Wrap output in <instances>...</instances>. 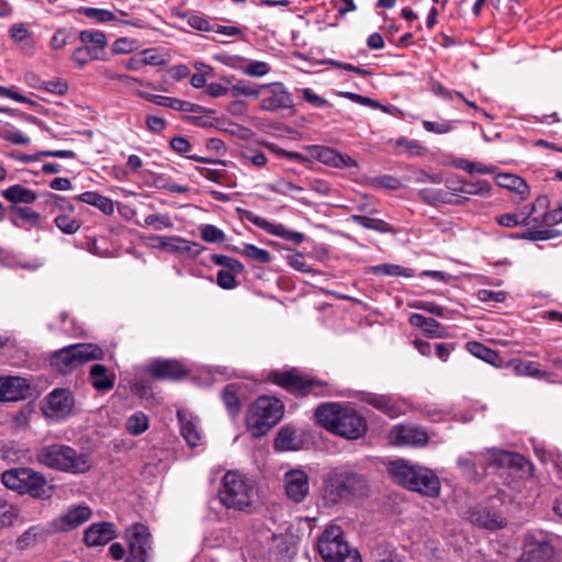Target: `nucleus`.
Returning <instances> with one entry per match:
<instances>
[{
    "instance_id": "1",
    "label": "nucleus",
    "mask_w": 562,
    "mask_h": 562,
    "mask_svg": "<svg viewBox=\"0 0 562 562\" xmlns=\"http://www.w3.org/2000/svg\"><path fill=\"white\" fill-rule=\"evenodd\" d=\"M314 417L327 431L349 440L359 439L368 431L364 416L347 404L322 403L315 408Z\"/></svg>"
},
{
    "instance_id": "2",
    "label": "nucleus",
    "mask_w": 562,
    "mask_h": 562,
    "mask_svg": "<svg viewBox=\"0 0 562 562\" xmlns=\"http://www.w3.org/2000/svg\"><path fill=\"white\" fill-rule=\"evenodd\" d=\"M370 485L366 475L344 468H334L323 475L322 496L326 505L342 501L364 498Z\"/></svg>"
},
{
    "instance_id": "3",
    "label": "nucleus",
    "mask_w": 562,
    "mask_h": 562,
    "mask_svg": "<svg viewBox=\"0 0 562 562\" xmlns=\"http://www.w3.org/2000/svg\"><path fill=\"white\" fill-rule=\"evenodd\" d=\"M255 482L238 471H228L222 479L218 497L228 509L252 513L256 508Z\"/></svg>"
},
{
    "instance_id": "4",
    "label": "nucleus",
    "mask_w": 562,
    "mask_h": 562,
    "mask_svg": "<svg viewBox=\"0 0 562 562\" xmlns=\"http://www.w3.org/2000/svg\"><path fill=\"white\" fill-rule=\"evenodd\" d=\"M36 458L41 464L67 473H85L91 468V459L87 453H78L66 445L42 447Z\"/></svg>"
},
{
    "instance_id": "5",
    "label": "nucleus",
    "mask_w": 562,
    "mask_h": 562,
    "mask_svg": "<svg viewBox=\"0 0 562 562\" xmlns=\"http://www.w3.org/2000/svg\"><path fill=\"white\" fill-rule=\"evenodd\" d=\"M283 412L284 406L277 397H258L247 411V431L256 438L265 436L281 420Z\"/></svg>"
},
{
    "instance_id": "6",
    "label": "nucleus",
    "mask_w": 562,
    "mask_h": 562,
    "mask_svg": "<svg viewBox=\"0 0 562 562\" xmlns=\"http://www.w3.org/2000/svg\"><path fill=\"white\" fill-rule=\"evenodd\" d=\"M268 380L295 396L306 397L314 395L316 397H325L331 395L328 382L310 375H301L294 370L271 371Z\"/></svg>"
},
{
    "instance_id": "7",
    "label": "nucleus",
    "mask_w": 562,
    "mask_h": 562,
    "mask_svg": "<svg viewBox=\"0 0 562 562\" xmlns=\"http://www.w3.org/2000/svg\"><path fill=\"white\" fill-rule=\"evenodd\" d=\"M3 485L19 494H27L34 498H49L52 486L46 477L30 468H14L7 470L1 475Z\"/></svg>"
},
{
    "instance_id": "8",
    "label": "nucleus",
    "mask_w": 562,
    "mask_h": 562,
    "mask_svg": "<svg viewBox=\"0 0 562 562\" xmlns=\"http://www.w3.org/2000/svg\"><path fill=\"white\" fill-rule=\"evenodd\" d=\"M104 350L94 344H74L53 352L50 366L61 374H67L83 363L102 360Z\"/></svg>"
},
{
    "instance_id": "9",
    "label": "nucleus",
    "mask_w": 562,
    "mask_h": 562,
    "mask_svg": "<svg viewBox=\"0 0 562 562\" xmlns=\"http://www.w3.org/2000/svg\"><path fill=\"white\" fill-rule=\"evenodd\" d=\"M317 549L325 562H362L358 550L350 548L339 526H328L319 536Z\"/></svg>"
},
{
    "instance_id": "10",
    "label": "nucleus",
    "mask_w": 562,
    "mask_h": 562,
    "mask_svg": "<svg viewBox=\"0 0 562 562\" xmlns=\"http://www.w3.org/2000/svg\"><path fill=\"white\" fill-rule=\"evenodd\" d=\"M519 562H557L555 550L548 535L541 530L526 533Z\"/></svg>"
},
{
    "instance_id": "11",
    "label": "nucleus",
    "mask_w": 562,
    "mask_h": 562,
    "mask_svg": "<svg viewBox=\"0 0 562 562\" xmlns=\"http://www.w3.org/2000/svg\"><path fill=\"white\" fill-rule=\"evenodd\" d=\"M468 519L472 525L495 531L506 526V519L502 513V502L492 497L487 502L472 507L468 513Z\"/></svg>"
},
{
    "instance_id": "12",
    "label": "nucleus",
    "mask_w": 562,
    "mask_h": 562,
    "mask_svg": "<svg viewBox=\"0 0 562 562\" xmlns=\"http://www.w3.org/2000/svg\"><path fill=\"white\" fill-rule=\"evenodd\" d=\"M128 554L126 562H148L151 552V535L147 526L135 524L126 530Z\"/></svg>"
},
{
    "instance_id": "13",
    "label": "nucleus",
    "mask_w": 562,
    "mask_h": 562,
    "mask_svg": "<svg viewBox=\"0 0 562 562\" xmlns=\"http://www.w3.org/2000/svg\"><path fill=\"white\" fill-rule=\"evenodd\" d=\"M261 90L267 91V95L261 99L260 109L268 112L288 110L295 112L292 94L282 82H271L260 86Z\"/></svg>"
},
{
    "instance_id": "14",
    "label": "nucleus",
    "mask_w": 562,
    "mask_h": 562,
    "mask_svg": "<svg viewBox=\"0 0 562 562\" xmlns=\"http://www.w3.org/2000/svg\"><path fill=\"white\" fill-rule=\"evenodd\" d=\"M72 393L67 389H55L45 397L43 412L50 418H65L74 408Z\"/></svg>"
},
{
    "instance_id": "15",
    "label": "nucleus",
    "mask_w": 562,
    "mask_h": 562,
    "mask_svg": "<svg viewBox=\"0 0 562 562\" xmlns=\"http://www.w3.org/2000/svg\"><path fill=\"white\" fill-rule=\"evenodd\" d=\"M390 440L396 446L424 447L429 437L427 431L415 425H396L390 431Z\"/></svg>"
},
{
    "instance_id": "16",
    "label": "nucleus",
    "mask_w": 562,
    "mask_h": 562,
    "mask_svg": "<svg viewBox=\"0 0 562 562\" xmlns=\"http://www.w3.org/2000/svg\"><path fill=\"white\" fill-rule=\"evenodd\" d=\"M286 496L294 503L304 502L310 492V477L301 469L286 471L283 476Z\"/></svg>"
},
{
    "instance_id": "17",
    "label": "nucleus",
    "mask_w": 562,
    "mask_h": 562,
    "mask_svg": "<svg viewBox=\"0 0 562 562\" xmlns=\"http://www.w3.org/2000/svg\"><path fill=\"white\" fill-rule=\"evenodd\" d=\"M244 217L265 232L281 237L284 240L292 243L293 245H301L305 240V235L303 233L288 229L282 224L270 223L266 218L252 213L251 211H245Z\"/></svg>"
},
{
    "instance_id": "18",
    "label": "nucleus",
    "mask_w": 562,
    "mask_h": 562,
    "mask_svg": "<svg viewBox=\"0 0 562 562\" xmlns=\"http://www.w3.org/2000/svg\"><path fill=\"white\" fill-rule=\"evenodd\" d=\"M91 515L92 510L89 506H70L65 514L53 520L52 528L56 532H67L88 521Z\"/></svg>"
},
{
    "instance_id": "19",
    "label": "nucleus",
    "mask_w": 562,
    "mask_h": 562,
    "mask_svg": "<svg viewBox=\"0 0 562 562\" xmlns=\"http://www.w3.org/2000/svg\"><path fill=\"white\" fill-rule=\"evenodd\" d=\"M145 372L156 380H181L188 370L178 360L157 359L146 368Z\"/></svg>"
},
{
    "instance_id": "20",
    "label": "nucleus",
    "mask_w": 562,
    "mask_h": 562,
    "mask_svg": "<svg viewBox=\"0 0 562 562\" xmlns=\"http://www.w3.org/2000/svg\"><path fill=\"white\" fill-rule=\"evenodd\" d=\"M412 477L411 491H415L425 496L435 497L439 495L440 482L432 471L416 465V475Z\"/></svg>"
},
{
    "instance_id": "21",
    "label": "nucleus",
    "mask_w": 562,
    "mask_h": 562,
    "mask_svg": "<svg viewBox=\"0 0 562 562\" xmlns=\"http://www.w3.org/2000/svg\"><path fill=\"white\" fill-rule=\"evenodd\" d=\"M30 386L25 379L20 376L0 378V401L16 402L27 396Z\"/></svg>"
},
{
    "instance_id": "22",
    "label": "nucleus",
    "mask_w": 562,
    "mask_h": 562,
    "mask_svg": "<svg viewBox=\"0 0 562 562\" xmlns=\"http://www.w3.org/2000/svg\"><path fill=\"white\" fill-rule=\"evenodd\" d=\"M177 418L183 439L191 447H196L202 441L201 429L196 416L187 409H178Z\"/></svg>"
},
{
    "instance_id": "23",
    "label": "nucleus",
    "mask_w": 562,
    "mask_h": 562,
    "mask_svg": "<svg viewBox=\"0 0 562 562\" xmlns=\"http://www.w3.org/2000/svg\"><path fill=\"white\" fill-rule=\"evenodd\" d=\"M139 95L149 102H153L159 106L169 108L181 112H193V113H205L207 110L202 105L194 104L188 101H183L177 98L151 94L147 92H139Z\"/></svg>"
},
{
    "instance_id": "24",
    "label": "nucleus",
    "mask_w": 562,
    "mask_h": 562,
    "mask_svg": "<svg viewBox=\"0 0 562 562\" xmlns=\"http://www.w3.org/2000/svg\"><path fill=\"white\" fill-rule=\"evenodd\" d=\"M116 537L114 525L112 522L92 524L83 536L85 543L88 547L105 546Z\"/></svg>"
},
{
    "instance_id": "25",
    "label": "nucleus",
    "mask_w": 562,
    "mask_h": 562,
    "mask_svg": "<svg viewBox=\"0 0 562 562\" xmlns=\"http://www.w3.org/2000/svg\"><path fill=\"white\" fill-rule=\"evenodd\" d=\"M316 158L330 167L334 168H353L358 167L357 161L349 155L341 154L330 147H316Z\"/></svg>"
},
{
    "instance_id": "26",
    "label": "nucleus",
    "mask_w": 562,
    "mask_h": 562,
    "mask_svg": "<svg viewBox=\"0 0 562 562\" xmlns=\"http://www.w3.org/2000/svg\"><path fill=\"white\" fill-rule=\"evenodd\" d=\"M89 380L94 390L106 392L114 387L116 375L105 366L95 363L89 370Z\"/></svg>"
},
{
    "instance_id": "27",
    "label": "nucleus",
    "mask_w": 562,
    "mask_h": 562,
    "mask_svg": "<svg viewBox=\"0 0 562 562\" xmlns=\"http://www.w3.org/2000/svg\"><path fill=\"white\" fill-rule=\"evenodd\" d=\"M362 401L391 418L402 414V408L391 396L375 393H364Z\"/></svg>"
},
{
    "instance_id": "28",
    "label": "nucleus",
    "mask_w": 562,
    "mask_h": 562,
    "mask_svg": "<svg viewBox=\"0 0 562 562\" xmlns=\"http://www.w3.org/2000/svg\"><path fill=\"white\" fill-rule=\"evenodd\" d=\"M390 476L393 479L394 482L397 484L411 488L412 485V477H415L416 475V465L411 464L409 462L398 459L395 461L390 462L387 468Z\"/></svg>"
},
{
    "instance_id": "29",
    "label": "nucleus",
    "mask_w": 562,
    "mask_h": 562,
    "mask_svg": "<svg viewBox=\"0 0 562 562\" xmlns=\"http://www.w3.org/2000/svg\"><path fill=\"white\" fill-rule=\"evenodd\" d=\"M495 181L497 186L519 194L521 200L527 199L530 194V189L527 182L516 175L498 173L495 177Z\"/></svg>"
},
{
    "instance_id": "30",
    "label": "nucleus",
    "mask_w": 562,
    "mask_h": 562,
    "mask_svg": "<svg viewBox=\"0 0 562 562\" xmlns=\"http://www.w3.org/2000/svg\"><path fill=\"white\" fill-rule=\"evenodd\" d=\"M506 367L512 368L516 375H526L536 379H547L550 375L547 371L539 369L538 363L533 361L513 359L506 363Z\"/></svg>"
},
{
    "instance_id": "31",
    "label": "nucleus",
    "mask_w": 562,
    "mask_h": 562,
    "mask_svg": "<svg viewBox=\"0 0 562 562\" xmlns=\"http://www.w3.org/2000/svg\"><path fill=\"white\" fill-rule=\"evenodd\" d=\"M79 40L98 56H101L108 45L105 34L99 30H83L79 33Z\"/></svg>"
},
{
    "instance_id": "32",
    "label": "nucleus",
    "mask_w": 562,
    "mask_h": 562,
    "mask_svg": "<svg viewBox=\"0 0 562 562\" xmlns=\"http://www.w3.org/2000/svg\"><path fill=\"white\" fill-rule=\"evenodd\" d=\"M467 350L473 355L474 357L494 366V367H502L503 361L499 357V353L482 342L479 341H469L467 344Z\"/></svg>"
},
{
    "instance_id": "33",
    "label": "nucleus",
    "mask_w": 562,
    "mask_h": 562,
    "mask_svg": "<svg viewBox=\"0 0 562 562\" xmlns=\"http://www.w3.org/2000/svg\"><path fill=\"white\" fill-rule=\"evenodd\" d=\"M1 195L9 202L18 204H32L35 202L37 195L36 193L27 188L22 187L21 184H14L9 187L8 189L1 192Z\"/></svg>"
},
{
    "instance_id": "34",
    "label": "nucleus",
    "mask_w": 562,
    "mask_h": 562,
    "mask_svg": "<svg viewBox=\"0 0 562 562\" xmlns=\"http://www.w3.org/2000/svg\"><path fill=\"white\" fill-rule=\"evenodd\" d=\"M76 199L99 209L105 215H112L114 213L113 201L108 196L99 194L98 192L86 191L79 194Z\"/></svg>"
},
{
    "instance_id": "35",
    "label": "nucleus",
    "mask_w": 562,
    "mask_h": 562,
    "mask_svg": "<svg viewBox=\"0 0 562 562\" xmlns=\"http://www.w3.org/2000/svg\"><path fill=\"white\" fill-rule=\"evenodd\" d=\"M47 536L45 529L41 526H31L27 530H25L15 541L16 548L19 550H25L31 547H34L40 541H43Z\"/></svg>"
},
{
    "instance_id": "36",
    "label": "nucleus",
    "mask_w": 562,
    "mask_h": 562,
    "mask_svg": "<svg viewBox=\"0 0 562 562\" xmlns=\"http://www.w3.org/2000/svg\"><path fill=\"white\" fill-rule=\"evenodd\" d=\"M491 464L495 467H509L514 469L522 470L526 465L529 464L528 460L515 452L502 451L494 460H492Z\"/></svg>"
},
{
    "instance_id": "37",
    "label": "nucleus",
    "mask_w": 562,
    "mask_h": 562,
    "mask_svg": "<svg viewBox=\"0 0 562 562\" xmlns=\"http://www.w3.org/2000/svg\"><path fill=\"white\" fill-rule=\"evenodd\" d=\"M296 431L291 426H283L279 429L274 439V447L281 451L295 449Z\"/></svg>"
},
{
    "instance_id": "38",
    "label": "nucleus",
    "mask_w": 562,
    "mask_h": 562,
    "mask_svg": "<svg viewBox=\"0 0 562 562\" xmlns=\"http://www.w3.org/2000/svg\"><path fill=\"white\" fill-rule=\"evenodd\" d=\"M171 245H169V250L176 254H189L192 257H196L203 250V247L193 241H189L184 238L171 236Z\"/></svg>"
},
{
    "instance_id": "39",
    "label": "nucleus",
    "mask_w": 562,
    "mask_h": 562,
    "mask_svg": "<svg viewBox=\"0 0 562 562\" xmlns=\"http://www.w3.org/2000/svg\"><path fill=\"white\" fill-rule=\"evenodd\" d=\"M351 221L364 228L376 231L379 233H394L393 227L383 220L371 218L364 215H351Z\"/></svg>"
},
{
    "instance_id": "40",
    "label": "nucleus",
    "mask_w": 562,
    "mask_h": 562,
    "mask_svg": "<svg viewBox=\"0 0 562 562\" xmlns=\"http://www.w3.org/2000/svg\"><path fill=\"white\" fill-rule=\"evenodd\" d=\"M238 391L239 386L236 384H228L222 392L223 402L232 416H236L240 411Z\"/></svg>"
},
{
    "instance_id": "41",
    "label": "nucleus",
    "mask_w": 562,
    "mask_h": 562,
    "mask_svg": "<svg viewBox=\"0 0 562 562\" xmlns=\"http://www.w3.org/2000/svg\"><path fill=\"white\" fill-rule=\"evenodd\" d=\"M149 427V420L145 413L136 412L128 417L126 429L131 435L138 436L145 432Z\"/></svg>"
},
{
    "instance_id": "42",
    "label": "nucleus",
    "mask_w": 562,
    "mask_h": 562,
    "mask_svg": "<svg viewBox=\"0 0 562 562\" xmlns=\"http://www.w3.org/2000/svg\"><path fill=\"white\" fill-rule=\"evenodd\" d=\"M419 196L431 205H437L439 203L445 204H453V198L442 190H435V189H423L419 191Z\"/></svg>"
},
{
    "instance_id": "43",
    "label": "nucleus",
    "mask_w": 562,
    "mask_h": 562,
    "mask_svg": "<svg viewBox=\"0 0 562 562\" xmlns=\"http://www.w3.org/2000/svg\"><path fill=\"white\" fill-rule=\"evenodd\" d=\"M78 12L88 19L95 20L99 23L117 21L116 15L112 11L105 9L81 7L78 9Z\"/></svg>"
},
{
    "instance_id": "44",
    "label": "nucleus",
    "mask_w": 562,
    "mask_h": 562,
    "mask_svg": "<svg viewBox=\"0 0 562 562\" xmlns=\"http://www.w3.org/2000/svg\"><path fill=\"white\" fill-rule=\"evenodd\" d=\"M477 456H463L457 460L458 465L462 469L463 473L471 480H480L481 474L477 471Z\"/></svg>"
},
{
    "instance_id": "45",
    "label": "nucleus",
    "mask_w": 562,
    "mask_h": 562,
    "mask_svg": "<svg viewBox=\"0 0 562 562\" xmlns=\"http://www.w3.org/2000/svg\"><path fill=\"white\" fill-rule=\"evenodd\" d=\"M491 184L486 180H477L475 182H462L459 191L465 194L488 196L491 194Z\"/></svg>"
},
{
    "instance_id": "46",
    "label": "nucleus",
    "mask_w": 562,
    "mask_h": 562,
    "mask_svg": "<svg viewBox=\"0 0 562 562\" xmlns=\"http://www.w3.org/2000/svg\"><path fill=\"white\" fill-rule=\"evenodd\" d=\"M19 515L18 508L0 495V526H11Z\"/></svg>"
},
{
    "instance_id": "47",
    "label": "nucleus",
    "mask_w": 562,
    "mask_h": 562,
    "mask_svg": "<svg viewBox=\"0 0 562 562\" xmlns=\"http://www.w3.org/2000/svg\"><path fill=\"white\" fill-rule=\"evenodd\" d=\"M533 226H553L562 222V205L558 206L552 211L546 212V214L535 215L532 217Z\"/></svg>"
},
{
    "instance_id": "48",
    "label": "nucleus",
    "mask_w": 562,
    "mask_h": 562,
    "mask_svg": "<svg viewBox=\"0 0 562 562\" xmlns=\"http://www.w3.org/2000/svg\"><path fill=\"white\" fill-rule=\"evenodd\" d=\"M241 254L248 259L259 263H268L271 260V255L268 250L259 248L252 244H246Z\"/></svg>"
},
{
    "instance_id": "49",
    "label": "nucleus",
    "mask_w": 562,
    "mask_h": 562,
    "mask_svg": "<svg viewBox=\"0 0 562 562\" xmlns=\"http://www.w3.org/2000/svg\"><path fill=\"white\" fill-rule=\"evenodd\" d=\"M268 189L282 195H290L292 193H299L304 190L301 186L294 184L285 179H278L274 182L269 183Z\"/></svg>"
},
{
    "instance_id": "50",
    "label": "nucleus",
    "mask_w": 562,
    "mask_h": 562,
    "mask_svg": "<svg viewBox=\"0 0 562 562\" xmlns=\"http://www.w3.org/2000/svg\"><path fill=\"white\" fill-rule=\"evenodd\" d=\"M561 232L555 228H546V229H528L522 233L521 238L537 241V240H549L555 237H559Z\"/></svg>"
},
{
    "instance_id": "51",
    "label": "nucleus",
    "mask_w": 562,
    "mask_h": 562,
    "mask_svg": "<svg viewBox=\"0 0 562 562\" xmlns=\"http://www.w3.org/2000/svg\"><path fill=\"white\" fill-rule=\"evenodd\" d=\"M54 223L63 233L68 235L75 234L81 226V221L69 215H58Z\"/></svg>"
},
{
    "instance_id": "52",
    "label": "nucleus",
    "mask_w": 562,
    "mask_h": 562,
    "mask_svg": "<svg viewBox=\"0 0 562 562\" xmlns=\"http://www.w3.org/2000/svg\"><path fill=\"white\" fill-rule=\"evenodd\" d=\"M212 262L225 267L231 272L241 273L244 271V265L239 260L225 255H213Z\"/></svg>"
},
{
    "instance_id": "53",
    "label": "nucleus",
    "mask_w": 562,
    "mask_h": 562,
    "mask_svg": "<svg viewBox=\"0 0 562 562\" xmlns=\"http://www.w3.org/2000/svg\"><path fill=\"white\" fill-rule=\"evenodd\" d=\"M143 226H153L156 231H160L162 228H172L173 224L167 214H150L145 217Z\"/></svg>"
},
{
    "instance_id": "54",
    "label": "nucleus",
    "mask_w": 562,
    "mask_h": 562,
    "mask_svg": "<svg viewBox=\"0 0 562 562\" xmlns=\"http://www.w3.org/2000/svg\"><path fill=\"white\" fill-rule=\"evenodd\" d=\"M372 270L376 273H382L385 276H403L406 278L413 277L412 269L403 268L401 266L391 263H384L372 267Z\"/></svg>"
},
{
    "instance_id": "55",
    "label": "nucleus",
    "mask_w": 562,
    "mask_h": 562,
    "mask_svg": "<svg viewBox=\"0 0 562 562\" xmlns=\"http://www.w3.org/2000/svg\"><path fill=\"white\" fill-rule=\"evenodd\" d=\"M201 236L207 243H222L225 240L224 232L211 224L202 227Z\"/></svg>"
},
{
    "instance_id": "56",
    "label": "nucleus",
    "mask_w": 562,
    "mask_h": 562,
    "mask_svg": "<svg viewBox=\"0 0 562 562\" xmlns=\"http://www.w3.org/2000/svg\"><path fill=\"white\" fill-rule=\"evenodd\" d=\"M1 137L14 145H27L30 138L16 128H5L1 132Z\"/></svg>"
},
{
    "instance_id": "57",
    "label": "nucleus",
    "mask_w": 562,
    "mask_h": 562,
    "mask_svg": "<svg viewBox=\"0 0 562 562\" xmlns=\"http://www.w3.org/2000/svg\"><path fill=\"white\" fill-rule=\"evenodd\" d=\"M101 56L94 54L93 49H89L87 46L78 47L72 53V59L78 66L83 67L89 59H100Z\"/></svg>"
},
{
    "instance_id": "58",
    "label": "nucleus",
    "mask_w": 562,
    "mask_h": 562,
    "mask_svg": "<svg viewBox=\"0 0 562 562\" xmlns=\"http://www.w3.org/2000/svg\"><path fill=\"white\" fill-rule=\"evenodd\" d=\"M397 146L404 147L408 155L411 156H424L427 153L426 147H424L417 140H409L404 137L397 139Z\"/></svg>"
},
{
    "instance_id": "59",
    "label": "nucleus",
    "mask_w": 562,
    "mask_h": 562,
    "mask_svg": "<svg viewBox=\"0 0 562 562\" xmlns=\"http://www.w3.org/2000/svg\"><path fill=\"white\" fill-rule=\"evenodd\" d=\"M229 93L234 98H238L240 95L258 98L260 89L239 82L229 89Z\"/></svg>"
},
{
    "instance_id": "60",
    "label": "nucleus",
    "mask_w": 562,
    "mask_h": 562,
    "mask_svg": "<svg viewBox=\"0 0 562 562\" xmlns=\"http://www.w3.org/2000/svg\"><path fill=\"white\" fill-rule=\"evenodd\" d=\"M270 69V66L265 61H250L244 68V74L251 77H263Z\"/></svg>"
},
{
    "instance_id": "61",
    "label": "nucleus",
    "mask_w": 562,
    "mask_h": 562,
    "mask_svg": "<svg viewBox=\"0 0 562 562\" xmlns=\"http://www.w3.org/2000/svg\"><path fill=\"white\" fill-rule=\"evenodd\" d=\"M507 294L504 291H492L482 289L477 291V299L484 303H501L506 300Z\"/></svg>"
},
{
    "instance_id": "62",
    "label": "nucleus",
    "mask_w": 562,
    "mask_h": 562,
    "mask_svg": "<svg viewBox=\"0 0 562 562\" xmlns=\"http://www.w3.org/2000/svg\"><path fill=\"white\" fill-rule=\"evenodd\" d=\"M423 126L427 132H431V133H436V134H447L453 130L452 122H450V121H441V122L424 121Z\"/></svg>"
},
{
    "instance_id": "63",
    "label": "nucleus",
    "mask_w": 562,
    "mask_h": 562,
    "mask_svg": "<svg viewBox=\"0 0 562 562\" xmlns=\"http://www.w3.org/2000/svg\"><path fill=\"white\" fill-rule=\"evenodd\" d=\"M423 330L431 338H442L447 335L446 329L440 325V323L430 317H428L426 325L423 327Z\"/></svg>"
},
{
    "instance_id": "64",
    "label": "nucleus",
    "mask_w": 562,
    "mask_h": 562,
    "mask_svg": "<svg viewBox=\"0 0 562 562\" xmlns=\"http://www.w3.org/2000/svg\"><path fill=\"white\" fill-rule=\"evenodd\" d=\"M235 273L228 270H220L216 276L217 284L225 290L235 289L237 286Z\"/></svg>"
}]
</instances>
